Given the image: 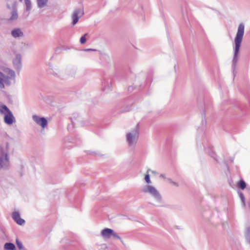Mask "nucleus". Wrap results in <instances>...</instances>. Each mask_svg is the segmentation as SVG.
Instances as JSON below:
<instances>
[{
	"label": "nucleus",
	"instance_id": "f257e3e1",
	"mask_svg": "<svg viewBox=\"0 0 250 250\" xmlns=\"http://www.w3.org/2000/svg\"><path fill=\"white\" fill-rule=\"evenodd\" d=\"M245 26L243 23L239 24L236 35L234 39V46L233 47L234 55L232 60V67L234 70L238 61V55L240 51L243 37L244 34Z\"/></svg>",
	"mask_w": 250,
	"mask_h": 250
},
{
	"label": "nucleus",
	"instance_id": "f03ea898",
	"mask_svg": "<svg viewBox=\"0 0 250 250\" xmlns=\"http://www.w3.org/2000/svg\"><path fill=\"white\" fill-rule=\"evenodd\" d=\"M142 191L145 193H149L158 202H161L162 197L159 191L153 186L146 185L142 189Z\"/></svg>",
	"mask_w": 250,
	"mask_h": 250
},
{
	"label": "nucleus",
	"instance_id": "7ed1b4c3",
	"mask_svg": "<svg viewBox=\"0 0 250 250\" xmlns=\"http://www.w3.org/2000/svg\"><path fill=\"white\" fill-rule=\"evenodd\" d=\"M139 124L136 125V128L131 132H129L126 134V140L129 145L131 146L135 144L139 138Z\"/></svg>",
	"mask_w": 250,
	"mask_h": 250
},
{
	"label": "nucleus",
	"instance_id": "20e7f679",
	"mask_svg": "<svg viewBox=\"0 0 250 250\" xmlns=\"http://www.w3.org/2000/svg\"><path fill=\"white\" fill-rule=\"evenodd\" d=\"M6 72L9 76H6L3 73V77H2L1 78L2 79V81L6 85L9 86L11 85L12 81L15 82L16 75L13 70L9 69H8Z\"/></svg>",
	"mask_w": 250,
	"mask_h": 250
},
{
	"label": "nucleus",
	"instance_id": "39448f33",
	"mask_svg": "<svg viewBox=\"0 0 250 250\" xmlns=\"http://www.w3.org/2000/svg\"><path fill=\"white\" fill-rule=\"evenodd\" d=\"M83 15L84 11L83 8L75 9L72 15V25H75L79 21V19Z\"/></svg>",
	"mask_w": 250,
	"mask_h": 250
},
{
	"label": "nucleus",
	"instance_id": "423d86ee",
	"mask_svg": "<svg viewBox=\"0 0 250 250\" xmlns=\"http://www.w3.org/2000/svg\"><path fill=\"white\" fill-rule=\"evenodd\" d=\"M33 120L42 128H44L47 124V121L44 117H40L38 115H34L32 116Z\"/></svg>",
	"mask_w": 250,
	"mask_h": 250
},
{
	"label": "nucleus",
	"instance_id": "0eeeda50",
	"mask_svg": "<svg viewBox=\"0 0 250 250\" xmlns=\"http://www.w3.org/2000/svg\"><path fill=\"white\" fill-rule=\"evenodd\" d=\"M9 158L7 153H2L0 156V169L7 168L8 167Z\"/></svg>",
	"mask_w": 250,
	"mask_h": 250
},
{
	"label": "nucleus",
	"instance_id": "6e6552de",
	"mask_svg": "<svg viewBox=\"0 0 250 250\" xmlns=\"http://www.w3.org/2000/svg\"><path fill=\"white\" fill-rule=\"evenodd\" d=\"M4 122L6 124L8 125H11L14 122H16L15 118L14 117L12 112L5 114L4 117Z\"/></svg>",
	"mask_w": 250,
	"mask_h": 250
},
{
	"label": "nucleus",
	"instance_id": "1a4fd4ad",
	"mask_svg": "<svg viewBox=\"0 0 250 250\" xmlns=\"http://www.w3.org/2000/svg\"><path fill=\"white\" fill-rule=\"evenodd\" d=\"M11 35L12 37L15 39L22 38L24 36V33L21 29L15 28L11 31Z\"/></svg>",
	"mask_w": 250,
	"mask_h": 250
},
{
	"label": "nucleus",
	"instance_id": "9d476101",
	"mask_svg": "<svg viewBox=\"0 0 250 250\" xmlns=\"http://www.w3.org/2000/svg\"><path fill=\"white\" fill-rule=\"evenodd\" d=\"M21 56L20 54H17L15 58L13 60V64L15 68L20 70L21 67Z\"/></svg>",
	"mask_w": 250,
	"mask_h": 250
},
{
	"label": "nucleus",
	"instance_id": "9b49d317",
	"mask_svg": "<svg viewBox=\"0 0 250 250\" xmlns=\"http://www.w3.org/2000/svg\"><path fill=\"white\" fill-rule=\"evenodd\" d=\"M13 219L20 225H22L25 223L24 219L20 217V215L19 212L15 211L13 212L12 215Z\"/></svg>",
	"mask_w": 250,
	"mask_h": 250
},
{
	"label": "nucleus",
	"instance_id": "f8f14e48",
	"mask_svg": "<svg viewBox=\"0 0 250 250\" xmlns=\"http://www.w3.org/2000/svg\"><path fill=\"white\" fill-rule=\"evenodd\" d=\"M114 230L109 228H105L101 231V236L104 238H109L112 236Z\"/></svg>",
	"mask_w": 250,
	"mask_h": 250
},
{
	"label": "nucleus",
	"instance_id": "ddd939ff",
	"mask_svg": "<svg viewBox=\"0 0 250 250\" xmlns=\"http://www.w3.org/2000/svg\"><path fill=\"white\" fill-rule=\"evenodd\" d=\"M38 8L42 9L47 5L48 0H36Z\"/></svg>",
	"mask_w": 250,
	"mask_h": 250
},
{
	"label": "nucleus",
	"instance_id": "4468645a",
	"mask_svg": "<svg viewBox=\"0 0 250 250\" xmlns=\"http://www.w3.org/2000/svg\"><path fill=\"white\" fill-rule=\"evenodd\" d=\"M4 250H16V247L13 243L10 242L6 243L4 245Z\"/></svg>",
	"mask_w": 250,
	"mask_h": 250
},
{
	"label": "nucleus",
	"instance_id": "2eb2a0df",
	"mask_svg": "<svg viewBox=\"0 0 250 250\" xmlns=\"http://www.w3.org/2000/svg\"><path fill=\"white\" fill-rule=\"evenodd\" d=\"M18 18V14L16 9H14L11 12V16L9 19L10 21H13L16 20Z\"/></svg>",
	"mask_w": 250,
	"mask_h": 250
},
{
	"label": "nucleus",
	"instance_id": "dca6fc26",
	"mask_svg": "<svg viewBox=\"0 0 250 250\" xmlns=\"http://www.w3.org/2000/svg\"><path fill=\"white\" fill-rule=\"evenodd\" d=\"M237 186L239 188H241V189H244L246 187V184L245 182L241 179L238 183Z\"/></svg>",
	"mask_w": 250,
	"mask_h": 250
},
{
	"label": "nucleus",
	"instance_id": "f3484780",
	"mask_svg": "<svg viewBox=\"0 0 250 250\" xmlns=\"http://www.w3.org/2000/svg\"><path fill=\"white\" fill-rule=\"evenodd\" d=\"M26 6V10L30 11L31 9V2L30 0H24Z\"/></svg>",
	"mask_w": 250,
	"mask_h": 250
},
{
	"label": "nucleus",
	"instance_id": "a211bd4d",
	"mask_svg": "<svg viewBox=\"0 0 250 250\" xmlns=\"http://www.w3.org/2000/svg\"><path fill=\"white\" fill-rule=\"evenodd\" d=\"M0 109H1L4 111V114L5 113V114L8 113L10 112H11V110L7 107V106L5 105H2L0 106Z\"/></svg>",
	"mask_w": 250,
	"mask_h": 250
},
{
	"label": "nucleus",
	"instance_id": "6ab92c4d",
	"mask_svg": "<svg viewBox=\"0 0 250 250\" xmlns=\"http://www.w3.org/2000/svg\"><path fill=\"white\" fill-rule=\"evenodd\" d=\"M3 77V73L0 72V88L3 89L5 87L4 83L2 81L1 77Z\"/></svg>",
	"mask_w": 250,
	"mask_h": 250
},
{
	"label": "nucleus",
	"instance_id": "aec40b11",
	"mask_svg": "<svg viewBox=\"0 0 250 250\" xmlns=\"http://www.w3.org/2000/svg\"><path fill=\"white\" fill-rule=\"evenodd\" d=\"M246 238L247 241L250 244V228H248L247 229Z\"/></svg>",
	"mask_w": 250,
	"mask_h": 250
},
{
	"label": "nucleus",
	"instance_id": "412c9836",
	"mask_svg": "<svg viewBox=\"0 0 250 250\" xmlns=\"http://www.w3.org/2000/svg\"><path fill=\"white\" fill-rule=\"evenodd\" d=\"M16 244L17 245V247L18 248L20 249V250H23L24 249V248L23 247V245H22V242L20 241L18 239H16Z\"/></svg>",
	"mask_w": 250,
	"mask_h": 250
},
{
	"label": "nucleus",
	"instance_id": "4be33fe9",
	"mask_svg": "<svg viewBox=\"0 0 250 250\" xmlns=\"http://www.w3.org/2000/svg\"><path fill=\"white\" fill-rule=\"evenodd\" d=\"M88 35L87 33H85L83 36L81 38H80V42L81 44H84L86 42V39L85 38V37Z\"/></svg>",
	"mask_w": 250,
	"mask_h": 250
},
{
	"label": "nucleus",
	"instance_id": "5701e85b",
	"mask_svg": "<svg viewBox=\"0 0 250 250\" xmlns=\"http://www.w3.org/2000/svg\"><path fill=\"white\" fill-rule=\"evenodd\" d=\"M239 197L241 200V201H242L243 205L245 206V198L244 194L242 192H239Z\"/></svg>",
	"mask_w": 250,
	"mask_h": 250
},
{
	"label": "nucleus",
	"instance_id": "b1692460",
	"mask_svg": "<svg viewBox=\"0 0 250 250\" xmlns=\"http://www.w3.org/2000/svg\"><path fill=\"white\" fill-rule=\"evenodd\" d=\"M112 236H113L114 238L119 239L121 240V241L123 243V241L122 240V238L118 235L117 233H116L114 231V232L112 233Z\"/></svg>",
	"mask_w": 250,
	"mask_h": 250
},
{
	"label": "nucleus",
	"instance_id": "393cba45",
	"mask_svg": "<svg viewBox=\"0 0 250 250\" xmlns=\"http://www.w3.org/2000/svg\"><path fill=\"white\" fill-rule=\"evenodd\" d=\"M145 180L146 181V182L147 183V184H150L151 183V181L150 180V176H149V175L148 173H147V174H146L145 175Z\"/></svg>",
	"mask_w": 250,
	"mask_h": 250
},
{
	"label": "nucleus",
	"instance_id": "a878e982",
	"mask_svg": "<svg viewBox=\"0 0 250 250\" xmlns=\"http://www.w3.org/2000/svg\"><path fill=\"white\" fill-rule=\"evenodd\" d=\"M171 183L172 185H174V186H177H177H178V184H177V183L175 182L171 181Z\"/></svg>",
	"mask_w": 250,
	"mask_h": 250
},
{
	"label": "nucleus",
	"instance_id": "bb28decb",
	"mask_svg": "<svg viewBox=\"0 0 250 250\" xmlns=\"http://www.w3.org/2000/svg\"><path fill=\"white\" fill-rule=\"evenodd\" d=\"M86 51H96V49H85Z\"/></svg>",
	"mask_w": 250,
	"mask_h": 250
},
{
	"label": "nucleus",
	"instance_id": "cd10ccee",
	"mask_svg": "<svg viewBox=\"0 0 250 250\" xmlns=\"http://www.w3.org/2000/svg\"><path fill=\"white\" fill-rule=\"evenodd\" d=\"M160 176L161 177H162V178H165V175L164 174H161Z\"/></svg>",
	"mask_w": 250,
	"mask_h": 250
},
{
	"label": "nucleus",
	"instance_id": "c85d7f7f",
	"mask_svg": "<svg viewBox=\"0 0 250 250\" xmlns=\"http://www.w3.org/2000/svg\"><path fill=\"white\" fill-rule=\"evenodd\" d=\"M0 113L1 114H4V111L0 108Z\"/></svg>",
	"mask_w": 250,
	"mask_h": 250
},
{
	"label": "nucleus",
	"instance_id": "c756f323",
	"mask_svg": "<svg viewBox=\"0 0 250 250\" xmlns=\"http://www.w3.org/2000/svg\"><path fill=\"white\" fill-rule=\"evenodd\" d=\"M167 181H168L170 183H171V181H172V180L170 178H167Z\"/></svg>",
	"mask_w": 250,
	"mask_h": 250
},
{
	"label": "nucleus",
	"instance_id": "7c9ffc66",
	"mask_svg": "<svg viewBox=\"0 0 250 250\" xmlns=\"http://www.w3.org/2000/svg\"><path fill=\"white\" fill-rule=\"evenodd\" d=\"M132 87H130H130H128V90H129V91H130V90H132Z\"/></svg>",
	"mask_w": 250,
	"mask_h": 250
},
{
	"label": "nucleus",
	"instance_id": "2f4dec72",
	"mask_svg": "<svg viewBox=\"0 0 250 250\" xmlns=\"http://www.w3.org/2000/svg\"><path fill=\"white\" fill-rule=\"evenodd\" d=\"M7 8L8 9H10L11 8L9 4H7Z\"/></svg>",
	"mask_w": 250,
	"mask_h": 250
},
{
	"label": "nucleus",
	"instance_id": "473e14b6",
	"mask_svg": "<svg viewBox=\"0 0 250 250\" xmlns=\"http://www.w3.org/2000/svg\"><path fill=\"white\" fill-rule=\"evenodd\" d=\"M8 143H7V144H6V147H8Z\"/></svg>",
	"mask_w": 250,
	"mask_h": 250
},
{
	"label": "nucleus",
	"instance_id": "72a5a7b5",
	"mask_svg": "<svg viewBox=\"0 0 250 250\" xmlns=\"http://www.w3.org/2000/svg\"><path fill=\"white\" fill-rule=\"evenodd\" d=\"M149 170V169L147 170V172L148 173V171Z\"/></svg>",
	"mask_w": 250,
	"mask_h": 250
},
{
	"label": "nucleus",
	"instance_id": "f704fd0d",
	"mask_svg": "<svg viewBox=\"0 0 250 250\" xmlns=\"http://www.w3.org/2000/svg\"><path fill=\"white\" fill-rule=\"evenodd\" d=\"M20 0V1H21V2L22 1V0Z\"/></svg>",
	"mask_w": 250,
	"mask_h": 250
}]
</instances>
